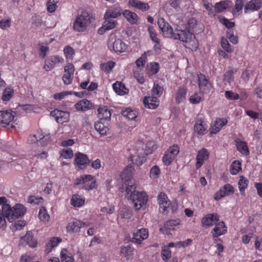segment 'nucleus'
<instances>
[{
  "label": "nucleus",
  "instance_id": "40",
  "mask_svg": "<svg viewBox=\"0 0 262 262\" xmlns=\"http://www.w3.org/2000/svg\"><path fill=\"white\" fill-rule=\"evenodd\" d=\"M237 69L229 67L227 72H225L224 76V80L229 83H231L234 81V74L236 73Z\"/></svg>",
  "mask_w": 262,
  "mask_h": 262
},
{
  "label": "nucleus",
  "instance_id": "37",
  "mask_svg": "<svg viewBox=\"0 0 262 262\" xmlns=\"http://www.w3.org/2000/svg\"><path fill=\"white\" fill-rule=\"evenodd\" d=\"M61 241V239L59 237H52L50 241L47 244L45 252L46 253H50L53 248L56 247Z\"/></svg>",
  "mask_w": 262,
  "mask_h": 262
},
{
  "label": "nucleus",
  "instance_id": "7",
  "mask_svg": "<svg viewBox=\"0 0 262 262\" xmlns=\"http://www.w3.org/2000/svg\"><path fill=\"white\" fill-rule=\"evenodd\" d=\"M75 71L74 66L71 62H67L64 68V73L62 77L63 82L66 85L72 83Z\"/></svg>",
  "mask_w": 262,
  "mask_h": 262
},
{
  "label": "nucleus",
  "instance_id": "25",
  "mask_svg": "<svg viewBox=\"0 0 262 262\" xmlns=\"http://www.w3.org/2000/svg\"><path fill=\"white\" fill-rule=\"evenodd\" d=\"M81 221L74 219L69 222L67 226V230L69 233H78L81 228Z\"/></svg>",
  "mask_w": 262,
  "mask_h": 262
},
{
  "label": "nucleus",
  "instance_id": "8",
  "mask_svg": "<svg viewBox=\"0 0 262 262\" xmlns=\"http://www.w3.org/2000/svg\"><path fill=\"white\" fill-rule=\"evenodd\" d=\"M90 163L88 156L83 153L77 152L75 154V165L78 168L83 169Z\"/></svg>",
  "mask_w": 262,
  "mask_h": 262
},
{
  "label": "nucleus",
  "instance_id": "50",
  "mask_svg": "<svg viewBox=\"0 0 262 262\" xmlns=\"http://www.w3.org/2000/svg\"><path fill=\"white\" fill-rule=\"evenodd\" d=\"M59 0H48L47 3V11L49 13L54 12L57 8V4Z\"/></svg>",
  "mask_w": 262,
  "mask_h": 262
},
{
  "label": "nucleus",
  "instance_id": "41",
  "mask_svg": "<svg viewBox=\"0 0 262 262\" xmlns=\"http://www.w3.org/2000/svg\"><path fill=\"white\" fill-rule=\"evenodd\" d=\"M231 5L232 3L230 1H221L215 4L214 8L216 12L220 13L231 7Z\"/></svg>",
  "mask_w": 262,
  "mask_h": 262
},
{
  "label": "nucleus",
  "instance_id": "49",
  "mask_svg": "<svg viewBox=\"0 0 262 262\" xmlns=\"http://www.w3.org/2000/svg\"><path fill=\"white\" fill-rule=\"evenodd\" d=\"M39 219L45 222H47L50 219V215L45 207H41L39 211Z\"/></svg>",
  "mask_w": 262,
  "mask_h": 262
},
{
  "label": "nucleus",
  "instance_id": "36",
  "mask_svg": "<svg viewBox=\"0 0 262 262\" xmlns=\"http://www.w3.org/2000/svg\"><path fill=\"white\" fill-rule=\"evenodd\" d=\"M114 91L119 95H124L128 93V90L121 82L116 81L113 84Z\"/></svg>",
  "mask_w": 262,
  "mask_h": 262
},
{
  "label": "nucleus",
  "instance_id": "31",
  "mask_svg": "<svg viewBox=\"0 0 262 262\" xmlns=\"http://www.w3.org/2000/svg\"><path fill=\"white\" fill-rule=\"evenodd\" d=\"M122 14L130 24H137L139 17L136 13L129 10H125L123 12Z\"/></svg>",
  "mask_w": 262,
  "mask_h": 262
},
{
  "label": "nucleus",
  "instance_id": "53",
  "mask_svg": "<svg viewBox=\"0 0 262 262\" xmlns=\"http://www.w3.org/2000/svg\"><path fill=\"white\" fill-rule=\"evenodd\" d=\"M241 169V164L239 161H234L230 166V171L232 174H236Z\"/></svg>",
  "mask_w": 262,
  "mask_h": 262
},
{
  "label": "nucleus",
  "instance_id": "30",
  "mask_svg": "<svg viewBox=\"0 0 262 262\" xmlns=\"http://www.w3.org/2000/svg\"><path fill=\"white\" fill-rule=\"evenodd\" d=\"M85 203V198L82 195L75 194L72 196L70 204L74 207L79 208L83 206Z\"/></svg>",
  "mask_w": 262,
  "mask_h": 262
},
{
  "label": "nucleus",
  "instance_id": "26",
  "mask_svg": "<svg viewBox=\"0 0 262 262\" xmlns=\"http://www.w3.org/2000/svg\"><path fill=\"white\" fill-rule=\"evenodd\" d=\"M262 6V3L257 0H251L248 2L244 7V12L245 13L250 11H257L260 9Z\"/></svg>",
  "mask_w": 262,
  "mask_h": 262
},
{
  "label": "nucleus",
  "instance_id": "35",
  "mask_svg": "<svg viewBox=\"0 0 262 262\" xmlns=\"http://www.w3.org/2000/svg\"><path fill=\"white\" fill-rule=\"evenodd\" d=\"M95 128L101 135H105L108 130L107 123L105 124L103 120H99L96 122L94 125Z\"/></svg>",
  "mask_w": 262,
  "mask_h": 262
},
{
  "label": "nucleus",
  "instance_id": "60",
  "mask_svg": "<svg viewBox=\"0 0 262 262\" xmlns=\"http://www.w3.org/2000/svg\"><path fill=\"white\" fill-rule=\"evenodd\" d=\"M42 23V19L40 16L35 15L33 16L32 22L33 27L35 28H39L41 27Z\"/></svg>",
  "mask_w": 262,
  "mask_h": 262
},
{
  "label": "nucleus",
  "instance_id": "29",
  "mask_svg": "<svg viewBox=\"0 0 262 262\" xmlns=\"http://www.w3.org/2000/svg\"><path fill=\"white\" fill-rule=\"evenodd\" d=\"M129 159L134 164L140 166L145 161L146 158L144 155L139 153L138 150L135 154L131 153L129 156Z\"/></svg>",
  "mask_w": 262,
  "mask_h": 262
},
{
  "label": "nucleus",
  "instance_id": "51",
  "mask_svg": "<svg viewBox=\"0 0 262 262\" xmlns=\"http://www.w3.org/2000/svg\"><path fill=\"white\" fill-rule=\"evenodd\" d=\"M61 262H73L74 258L71 254L69 253L66 250H63L60 253Z\"/></svg>",
  "mask_w": 262,
  "mask_h": 262
},
{
  "label": "nucleus",
  "instance_id": "17",
  "mask_svg": "<svg viewBox=\"0 0 262 262\" xmlns=\"http://www.w3.org/2000/svg\"><path fill=\"white\" fill-rule=\"evenodd\" d=\"M157 23L162 32L169 37L173 31L171 26L162 17L158 18Z\"/></svg>",
  "mask_w": 262,
  "mask_h": 262
},
{
  "label": "nucleus",
  "instance_id": "28",
  "mask_svg": "<svg viewBox=\"0 0 262 262\" xmlns=\"http://www.w3.org/2000/svg\"><path fill=\"white\" fill-rule=\"evenodd\" d=\"M83 184V188L86 190H92L97 187L96 181L90 174L84 175V180Z\"/></svg>",
  "mask_w": 262,
  "mask_h": 262
},
{
  "label": "nucleus",
  "instance_id": "22",
  "mask_svg": "<svg viewBox=\"0 0 262 262\" xmlns=\"http://www.w3.org/2000/svg\"><path fill=\"white\" fill-rule=\"evenodd\" d=\"M209 154L207 150L205 148H202L198 151L196 157V168L199 169L204 162L208 158Z\"/></svg>",
  "mask_w": 262,
  "mask_h": 262
},
{
  "label": "nucleus",
  "instance_id": "33",
  "mask_svg": "<svg viewBox=\"0 0 262 262\" xmlns=\"http://www.w3.org/2000/svg\"><path fill=\"white\" fill-rule=\"evenodd\" d=\"M184 43L185 47L192 51H195L199 46L198 41L195 36L192 33L191 36H189L188 39H187Z\"/></svg>",
  "mask_w": 262,
  "mask_h": 262
},
{
  "label": "nucleus",
  "instance_id": "13",
  "mask_svg": "<svg viewBox=\"0 0 262 262\" xmlns=\"http://www.w3.org/2000/svg\"><path fill=\"white\" fill-rule=\"evenodd\" d=\"M159 210L161 212H164L167 210L170 206V201L168 200L166 194L163 192H160L158 197Z\"/></svg>",
  "mask_w": 262,
  "mask_h": 262
},
{
  "label": "nucleus",
  "instance_id": "23",
  "mask_svg": "<svg viewBox=\"0 0 262 262\" xmlns=\"http://www.w3.org/2000/svg\"><path fill=\"white\" fill-rule=\"evenodd\" d=\"M143 103L148 108L155 109L159 105V100L155 96H146L144 98Z\"/></svg>",
  "mask_w": 262,
  "mask_h": 262
},
{
  "label": "nucleus",
  "instance_id": "43",
  "mask_svg": "<svg viewBox=\"0 0 262 262\" xmlns=\"http://www.w3.org/2000/svg\"><path fill=\"white\" fill-rule=\"evenodd\" d=\"M236 142L237 150L243 155H248L249 154V151L246 142L241 140Z\"/></svg>",
  "mask_w": 262,
  "mask_h": 262
},
{
  "label": "nucleus",
  "instance_id": "15",
  "mask_svg": "<svg viewBox=\"0 0 262 262\" xmlns=\"http://www.w3.org/2000/svg\"><path fill=\"white\" fill-rule=\"evenodd\" d=\"M198 81L199 88L202 93H209L211 89V85L206 79L205 76L201 74L198 75Z\"/></svg>",
  "mask_w": 262,
  "mask_h": 262
},
{
  "label": "nucleus",
  "instance_id": "10",
  "mask_svg": "<svg viewBox=\"0 0 262 262\" xmlns=\"http://www.w3.org/2000/svg\"><path fill=\"white\" fill-rule=\"evenodd\" d=\"M234 192L232 186L229 184H225L223 188H221L214 195V200L218 201L222 198L232 194Z\"/></svg>",
  "mask_w": 262,
  "mask_h": 262
},
{
  "label": "nucleus",
  "instance_id": "45",
  "mask_svg": "<svg viewBox=\"0 0 262 262\" xmlns=\"http://www.w3.org/2000/svg\"><path fill=\"white\" fill-rule=\"evenodd\" d=\"M122 115L123 117L129 120H134L137 117V113L130 108H127L122 112Z\"/></svg>",
  "mask_w": 262,
  "mask_h": 262
},
{
  "label": "nucleus",
  "instance_id": "44",
  "mask_svg": "<svg viewBox=\"0 0 262 262\" xmlns=\"http://www.w3.org/2000/svg\"><path fill=\"white\" fill-rule=\"evenodd\" d=\"M41 136V130H37L34 134L30 135L28 139V142L29 144H34L40 141Z\"/></svg>",
  "mask_w": 262,
  "mask_h": 262
},
{
  "label": "nucleus",
  "instance_id": "59",
  "mask_svg": "<svg viewBox=\"0 0 262 262\" xmlns=\"http://www.w3.org/2000/svg\"><path fill=\"white\" fill-rule=\"evenodd\" d=\"M33 156L36 158L37 160H43L48 157V153L46 151H34Z\"/></svg>",
  "mask_w": 262,
  "mask_h": 262
},
{
  "label": "nucleus",
  "instance_id": "4",
  "mask_svg": "<svg viewBox=\"0 0 262 262\" xmlns=\"http://www.w3.org/2000/svg\"><path fill=\"white\" fill-rule=\"evenodd\" d=\"M64 59L59 55H52L48 57L45 60L43 69L49 72L54 68L55 66L59 63H63Z\"/></svg>",
  "mask_w": 262,
  "mask_h": 262
},
{
  "label": "nucleus",
  "instance_id": "52",
  "mask_svg": "<svg viewBox=\"0 0 262 262\" xmlns=\"http://www.w3.org/2000/svg\"><path fill=\"white\" fill-rule=\"evenodd\" d=\"M187 0H171V6L175 9H180L186 5Z\"/></svg>",
  "mask_w": 262,
  "mask_h": 262
},
{
  "label": "nucleus",
  "instance_id": "9",
  "mask_svg": "<svg viewBox=\"0 0 262 262\" xmlns=\"http://www.w3.org/2000/svg\"><path fill=\"white\" fill-rule=\"evenodd\" d=\"M50 114L52 117L55 118L58 123L61 124L68 122L70 118V114L69 112L57 109L51 111Z\"/></svg>",
  "mask_w": 262,
  "mask_h": 262
},
{
  "label": "nucleus",
  "instance_id": "34",
  "mask_svg": "<svg viewBox=\"0 0 262 262\" xmlns=\"http://www.w3.org/2000/svg\"><path fill=\"white\" fill-rule=\"evenodd\" d=\"M187 90L184 87H179L176 92L175 101L177 103L183 102L186 98Z\"/></svg>",
  "mask_w": 262,
  "mask_h": 262
},
{
  "label": "nucleus",
  "instance_id": "56",
  "mask_svg": "<svg viewBox=\"0 0 262 262\" xmlns=\"http://www.w3.org/2000/svg\"><path fill=\"white\" fill-rule=\"evenodd\" d=\"M157 148V146L154 141H148L145 145V152L146 155L152 153Z\"/></svg>",
  "mask_w": 262,
  "mask_h": 262
},
{
  "label": "nucleus",
  "instance_id": "64",
  "mask_svg": "<svg viewBox=\"0 0 262 262\" xmlns=\"http://www.w3.org/2000/svg\"><path fill=\"white\" fill-rule=\"evenodd\" d=\"M148 30L152 40L157 44H159L160 43V39L157 37L154 27L149 26L148 28Z\"/></svg>",
  "mask_w": 262,
  "mask_h": 262
},
{
  "label": "nucleus",
  "instance_id": "16",
  "mask_svg": "<svg viewBox=\"0 0 262 262\" xmlns=\"http://www.w3.org/2000/svg\"><path fill=\"white\" fill-rule=\"evenodd\" d=\"M219 220V216L216 213H209L203 217L201 222L203 226L210 227L215 224Z\"/></svg>",
  "mask_w": 262,
  "mask_h": 262
},
{
  "label": "nucleus",
  "instance_id": "18",
  "mask_svg": "<svg viewBox=\"0 0 262 262\" xmlns=\"http://www.w3.org/2000/svg\"><path fill=\"white\" fill-rule=\"evenodd\" d=\"M75 108L78 111L85 112L93 108L94 105L88 99H83L75 104Z\"/></svg>",
  "mask_w": 262,
  "mask_h": 262
},
{
  "label": "nucleus",
  "instance_id": "62",
  "mask_svg": "<svg viewBox=\"0 0 262 262\" xmlns=\"http://www.w3.org/2000/svg\"><path fill=\"white\" fill-rule=\"evenodd\" d=\"M49 52V47L47 45H41L39 49V56L41 58H44Z\"/></svg>",
  "mask_w": 262,
  "mask_h": 262
},
{
  "label": "nucleus",
  "instance_id": "14",
  "mask_svg": "<svg viewBox=\"0 0 262 262\" xmlns=\"http://www.w3.org/2000/svg\"><path fill=\"white\" fill-rule=\"evenodd\" d=\"M108 47L116 53H122L127 49L126 45L120 39H116L114 41L108 43Z\"/></svg>",
  "mask_w": 262,
  "mask_h": 262
},
{
  "label": "nucleus",
  "instance_id": "21",
  "mask_svg": "<svg viewBox=\"0 0 262 262\" xmlns=\"http://www.w3.org/2000/svg\"><path fill=\"white\" fill-rule=\"evenodd\" d=\"M228 121L225 118H217L215 121L214 124L210 128V133L211 134H215L218 133L221 128L225 126Z\"/></svg>",
  "mask_w": 262,
  "mask_h": 262
},
{
  "label": "nucleus",
  "instance_id": "63",
  "mask_svg": "<svg viewBox=\"0 0 262 262\" xmlns=\"http://www.w3.org/2000/svg\"><path fill=\"white\" fill-rule=\"evenodd\" d=\"M161 171L158 166H154L150 170V177L152 179H156L159 177Z\"/></svg>",
  "mask_w": 262,
  "mask_h": 262
},
{
  "label": "nucleus",
  "instance_id": "42",
  "mask_svg": "<svg viewBox=\"0 0 262 262\" xmlns=\"http://www.w3.org/2000/svg\"><path fill=\"white\" fill-rule=\"evenodd\" d=\"M105 20L103 24V27L105 30H110L114 29L117 24V20L111 18H104Z\"/></svg>",
  "mask_w": 262,
  "mask_h": 262
},
{
  "label": "nucleus",
  "instance_id": "20",
  "mask_svg": "<svg viewBox=\"0 0 262 262\" xmlns=\"http://www.w3.org/2000/svg\"><path fill=\"white\" fill-rule=\"evenodd\" d=\"M227 231V227L226 226L224 222H218L211 232L212 235L214 237H217L221 235L225 234Z\"/></svg>",
  "mask_w": 262,
  "mask_h": 262
},
{
  "label": "nucleus",
  "instance_id": "47",
  "mask_svg": "<svg viewBox=\"0 0 262 262\" xmlns=\"http://www.w3.org/2000/svg\"><path fill=\"white\" fill-rule=\"evenodd\" d=\"M63 54L66 59L72 60L75 54L74 50L69 46H66L63 49Z\"/></svg>",
  "mask_w": 262,
  "mask_h": 262
},
{
  "label": "nucleus",
  "instance_id": "24",
  "mask_svg": "<svg viewBox=\"0 0 262 262\" xmlns=\"http://www.w3.org/2000/svg\"><path fill=\"white\" fill-rule=\"evenodd\" d=\"M134 248L130 245L122 246L120 248V256L126 260L133 258Z\"/></svg>",
  "mask_w": 262,
  "mask_h": 262
},
{
  "label": "nucleus",
  "instance_id": "2",
  "mask_svg": "<svg viewBox=\"0 0 262 262\" xmlns=\"http://www.w3.org/2000/svg\"><path fill=\"white\" fill-rule=\"evenodd\" d=\"M2 207L3 211L10 222H13L16 219L23 216L26 211L25 207L20 204H17L13 207L9 204L4 205Z\"/></svg>",
  "mask_w": 262,
  "mask_h": 262
},
{
  "label": "nucleus",
  "instance_id": "58",
  "mask_svg": "<svg viewBox=\"0 0 262 262\" xmlns=\"http://www.w3.org/2000/svg\"><path fill=\"white\" fill-rule=\"evenodd\" d=\"M238 184L239 191L241 193H243L248 186V181L245 177L242 176L240 177Z\"/></svg>",
  "mask_w": 262,
  "mask_h": 262
},
{
  "label": "nucleus",
  "instance_id": "48",
  "mask_svg": "<svg viewBox=\"0 0 262 262\" xmlns=\"http://www.w3.org/2000/svg\"><path fill=\"white\" fill-rule=\"evenodd\" d=\"M13 89L11 87L6 88L3 93L2 100L4 101H9L13 96Z\"/></svg>",
  "mask_w": 262,
  "mask_h": 262
},
{
  "label": "nucleus",
  "instance_id": "19",
  "mask_svg": "<svg viewBox=\"0 0 262 262\" xmlns=\"http://www.w3.org/2000/svg\"><path fill=\"white\" fill-rule=\"evenodd\" d=\"M122 13V9L119 6L111 7L106 10L104 15V18H117L120 16Z\"/></svg>",
  "mask_w": 262,
  "mask_h": 262
},
{
  "label": "nucleus",
  "instance_id": "3",
  "mask_svg": "<svg viewBox=\"0 0 262 262\" xmlns=\"http://www.w3.org/2000/svg\"><path fill=\"white\" fill-rule=\"evenodd\" d=\"M90 14L86 11H82L77 15L73 23V29L78 32H83L86 30L91 23Z\"/></svg>",
  "mask_w": 262,
  "mask_h": 262
},
{
  "label": "nucleus",
  "instance_id": "54",
  "mask_svg": "<svg viewBox=\"0 0 262 262\" xmlns=\"http://www.w3.org/2000/svg\"><path fill=\"white\" fill-rule=\"evenodd\" d=\"M25 225L26 222L25 221L19 220L12 224L10 229L13 232H15L16 230H21Z\"/></svg>",
  "mask_w": 262,
  "mask_h": 262
},
{
  "label": "nucleus",
  "instance_id": "57",
  "mask_svg": "<svg viewBox=\"0 0 262 262\" xmlns=\"http://www.w3.org/2000/svg\"><path fill=\"white\" fill-rule=\"evenodd\" d=\"M115 64V63L114 62L110 61L106 63L101 64L100 68L102 71L109 73L114 67Z\"/></svg>",
  "mask_w": 262,
  "mask_h": 262
},
{
  "label": "nucleus",
  "instance_id": "12",
  "mask_svg": "<svg viewBox=\"0 0 262 262\" xmlns=\"http://www.w3.org/2000/svg\"><path fill=\"white\" fill-rule=\"evenodd\" d=\"M148 236V231L146 228L138 229L133 234L132 242L140 244L142 241L146 239Z\"/></svg>",
  "mask_w": 262,
  "mask_h": 262
},
{
  "label": "nucleus",
  "instance_id": "55",
  "mask_svg": "<svg viewBox=\"0 0 262 262\" xmlns=\"http://www.w3.org/2000/svg\"><path fill=\"white\" fill-rule=\"evenodd\" d=\"M180 221L179 220H172L167 221L165 224L164 227L168 230H174L175 227L180 225Z\"/></svg>",
  "mask_w": 262,
  "mask_h": 262
},
{
  "label": "nucleus",
  "instance_id": "32",
  "mask_svg": "<svg viewBox=\"0 0 262 262\" xmlns=\"http://www.w3.org/2000/svg\"><path fill=\"white\" fill-rule=\"evenodd\" d=\"M98 117L100 120H110L111 113L107 106H101L98 109Z\"/></svg>",
  "mask_w": 262,
  "mask_h": 262
},
{
  "label": "nucleus",
  "instance_id": "61",
  "mask_svg": "<svg viewBox=\"0 0 262 262\" xmlns=\"http://www.w3.org/2000/svg\"><path fill=\"white\" fill-rule=\"evenodd\" d=\"M225 96L227 99L230 100H236L239 98V95L232 91H226L225 93Z\"/></svg>",
  "mask_w": 262,
  "mask_h": 262
},
{
  "label": "nucleus",
  "instance_id": "11",
  "mask_svg": "<svg viewBox=\"0 0 262 262\" xmlns=\"http://www.w3.org/2000/svg\"><path fill=\"white\" fill-rule=\"evenodd\" d=\"M191 36V33L186 30L176 29L169 36L174 39H179L180 40L185 42L188 39L189 36Z\"/></svg>",
  "mask_w": 262,
  "mask_h": 262
},
{
  "label": "nucleus",
  "instance_id": "27",
  "mask_svg": "<svg viewBox=\"0 0 262 262\" xmlns=\"http://www.w3.org/2000/svg\"><path fill=\"white\" fill-rule=\"evenodd\" d=\"M128 5L142 11H146L149 10V6L147 3L141 2L139 0H129Z\"/></svg>",
  "mask_w": 262,
  "mask_h": 262
},
{
  "label": "nucleus",
  "instance_id": "46",
  "mask_svg": "<svg viewBox=\"0 0 262 262\" xmlns=\"http://www.w3.org/2000/svg\"><path fill=\"white\" fill-rule=\"evenodd\" d=\"M163 91V88L160 86L158 83L155 82L151 90V96L156 97L158 98L162 94Z\"/></svg>",
  "mask_w": 262,
  "mask_h": 262
},
{
  "label": "nucleus",
  "instance_id": "38",
  "mask_svg": "<svg viewBox=\"0 0 262 262\" xmlns=\"http://www.w3.org/2000/svg\"><path fill=\"white\" fill-rule=\"evenodd\" d=\"M207 126L204 121L198 120L194 125V130L199 135H204L206 133Z\"/></svg>",
  "mask_w": 262,
  "mask_h": 262
},
{
  "label": "nucleus",
  "instance_id": "1",
  "mask_svg": "<svg viewBox=\"0 0 262 262\" xmlns=\"http://www.w3.org/2000/svg\"><path fill=\"white\" fill-rule=\"evenodd\" d=\"M132 167L125 168L121 174L122 179L125 181L126 186V197L131 200L136 210L144 208L148 201V196L144 192L136 191L135 180L133 178Z\"/></svg>",
  "mask_w": 262,
  "mask_h": 262
},
{
  "label": "nucleus",
  "instance_id": "6",
  "mask_svg": "<svg viewBox=\"0 0 262 262\" xmlns=\"http://www.w3.org/2000/svg\"><path fill=\"white\" fill-rule=\"evenodd\" d=\"M15 116L16 113L11 110L0 111V124L3 127L10 125Z\"/></svg>",
  "mask_w": 262,
  "mask_h": 262
},
{
  "label": "nucleus",
  "instance_id": "39",
  "mask_svg": "<svg viewBox=\"0 0 262 262\" xmlns=\"http://www.w3.org/2000/svg\"><path fill=\"white\" fill-rule=\"evenodd\" d=\"M24 240L31 248L35 247L37 244V240L34 238L32 233L30 231L27 232L24 236Z\"/></svg>",
  "mask_w": 262,
  "mask_h": 262
},
{
  "label": "nucleus",
  "instance_id": "5",
  "mask_svg": "<svg viewBox=\"0 0 262 262\" xmlns=\"http://www.w3.org/2000/svg\"><path fill=\"white\" fill-rule=\"evenodd\" d=\"M179 148L177 145L170 147L165 152L162 161L165 165H169L179 152Z\"/></svg>",
  "mask_w": 262,
  "mask_h": 262
}]
</instances>
